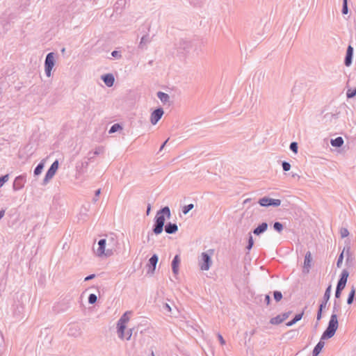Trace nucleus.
<instances>
[{"instance_id": "46", "label": "nucleus", "mask_w": 356, "mask_h": 356, "mask_svg": "<svg viewBox=\"0 0 356 356\" xmlns=\"http://www.w3.org/2000/svg\"><path fill=\"white\" fill-rule=\"evenodd\" d=\"M131 335H132V330L131 329H129L126 332L124 330V338L122 339H125L127 340H129L131 337Z\"/></svg>"}, {"instance_id": "2", "label": "nucleus", "mask_w": 356, "mask_h": 356, "mask_svg": "<svg viewBox=\"0 0 356 356\" xmlns=\"http://www.w3.org/2000/svg\"><path fill=\"white\" fill-rule=\"evenodd\" d=\"M339 326L338 316L331 314L327 327L322 334V339H329L336 333Z\"/></svg>"}, {"instance_id": "9", "label": "nucleus", "mask_w": 356, "mask_h": 356, "mask_svg": "<svg viewBox=\"0 0 356 356\" xmlns=\"http://www.w3.org/2000/svg\"><path fill=\"white\" fill-rule=\"evenodd\" d=\"M258 203L260 206L268 207H277L281 204V200L279 199H273L268 197H264L259 199Z\"/></svg>"}, {"instance_id": "59", "label": "nucleus", "mask_w": 356, "mask_h": 356, "mask_svg": "<svg viewBox=\"0 0 356 356\" xmlns=\"http://www.w3.org/2000/svg\"><path fill=\"white\" fill-rule=\"evenodd\" d=\"M65 48H63L61 51L63 53L65 51Z\"/></svg>"}, {"instance_id": "1", "label": "nucleus", "mask_w": 356, "mask_h": 356, "mask_svg": "<svg viewBox=\"0 0 356 356\" xmlns=\"http://www.w3.org/2000/svg\"><path fill=\"white\" fill-rule=\"evenodd\" d=\"M171 216L169 207L165 206L159 210L154 218L152 232L159 235L162 233L165 225V218L169 219Z\"/></svg>"}, {"instance_id": "53", "label": "nucleus", "mask_w": 356, "mask_h": 356, "mask_svg": "<svg viewBox=\"0 0 356 356\" xmlns=\"http://www.w3.org/2000/svg\"><path fill=\"white\" fill-rule=\"evenodd\" d=\"M95 277V274H91L85 277L84 281H89Z\"/></svg>"}, {"instance_id": "35", "label": "nucleus", "mask_w": 356, "mask_h": 356, "mask_svg": "<svg viewBox=\"0 0 356 356\" xmlns=\"http://www.w3.org/2000/svg\"><path fill=\"white\" fill-rule=\"evenodd\" d=\"M356 95V88H350L346 92L347 98H353Z\"/></svg>"}, {"instance_id": "3", "label": "nucleus", "mask_w": 356, "mask_h": 356, "mask_svg": "<svg viewBox=\"0 0 356 356\" xmlns=\"http://www.w3.org/2000/svg\"><path fill=\"white\" fill-rule=\"evenodd\" d=\"M213 253V250L210 249L207 252H204L201 254L199 265L202 270H208L211 265V255Z\"/></svg>"}, {"instance_id": "54", "label": "nucleus", "mask_w": 356, "mask_h": 356, "mask_svg": "<svg viewBox=\"0 0 356 356\" xmlns=\"http://www.w3.org/2000/svg\"><path fill=\"white\" fill-rule=\"evenodd\" d=\"M264 301L267 304V305H269L270 302V297L269 295H266L265 296V298H264Z\"/></svg>"}, {"instance_id": "23", "label": "nucleus", "mask_w": 356, "mask_h": 356, "mask_svg": "<svg viewBox=\"0 0 356 356\" xmlns=\"http://www.w3.org/2000/svg\"><path fill=\"white\" fill-rule=\"evenodd\" d=\"M268 227V225L267 222H262L259 224L256 228H254L252 231L253 234L259 236L260 234L264 233Z\"/></svg>"}, {"instance_id": "20", "label": "nucleus", "mask_w": 356, "mask_h": 356, "mask_svg": "<svg viewBox=\"0 0 356 356\" xmlns=\"http://www.w3.org/2000/svg\"><path fill=\"white\" fill-rule=\"evenodd\" d=\"M151 41L152 38L148 34L143 35L140 39L138 48L142 50L146 49L147 44H149Z\"/></svg>"}, {"instance_id": "10", "label": "nucleus", "mask_w": 356, "mask_h": 356, "mask_svg": "<svg viewBox=\"0 0 356 356\" xmlns=\"http://www.w3.org/2000/svg\"><path fill=\"white\" fill-rule=\"evenodd\" d=\"M58 166L59 163L58 160H56L52 163L47 172H46L45 177L43 179V183L44 184H47L54 176L58 168Z\"/></svg>"}, {"instance_id": "30", "label": "nucleus", "mask_w": 356, "mask_h": 356, "mask_svg": "<svg viewBox=\"0 0 356 356\" xmlns=\"http://www.w3.org/2000/svg\"><path fill=\"white\" fill-rule=\"evenodd\" d=\"M44 164L43 161L40 162L37 166L35 168L33 173L35 176H38L41 174L43 168H44Z\"/></svg>"}, {"instance_id": "22", "label": "nucleus", "mask_w": 356, "mask_h": 356, "mask_svg": "<svg viewBox=\"0 0 356 356\" xmlns=\"http://www.w3.org/2000/svg\"><path fill=\"white\" fill-rule=\"evenodd\" d=\"M180 261H181V259H180L179 255L176 254L174 257V258L172 261V264H171L172 270L175 275H177L179 273V266Z\"/></svg>"}, {"instance_id": "51", "label": "nucleus", "mask_w": 356, "mask_h": 356, "mask_svg": "<svg viewBox=\"0 0 356 356\" xmlns=\"http://www.w3.org/2000/svg\"><path fill=\"white\" fill-rule=\"evenodd\" d=\"M217 336H218V338L219 339V341H220V344L221 345L225 344V341L223 339L222 336L220 333H218Z\"/></svg>"}, {"instance_id": "4", "label": "nucleus", "mask_w": 356, "mask_h": 356, "mask_svg": "<svg viewBox=\"0 0 356 356\" xmlns=\"http://www.w3.org/2000/svg\"><path fill=\"white\" fill-rule=\"evenodd\" d=\"M332 285L330 284L324 293L323 297L318 307V309L316 315V320L320 321L322 318V312L324 309L326 308L327 302L329 301L331 296Z\"/></svg>"}, {"instance_id": "34", "label": "nucleus", "mask_w": 356, "mask_h": 356, "mask_svg": "<svg viewBox=\"0 0 356 356\" xmlns=\"http://www.w3.org/2000/svg\"><path fill=\"white\" fill-rule=\"evenodd\" d=\"M254 245V240H253V238H252V236L251 235L250 233H249V237H248V245L246 246V249L250 251L252 247Z\"/></svg>"}, {"instance_id": "14", "label": "nucleus", "mask_w": 356, "mask_h": 356, "mask_svg": "<svg viewBox=\"0 0 356 356\" xmlns=\"http://www.w3.org/2000/svg\"><path fill=\"white\" fill-rule=\"evenodd\" d=\"M291 314V312L289 311V312L282 313L281 314H279V315L276 316L275 317L272 318L270 320V323L273 325H278V324L282 323L286 318H288Z\"/></svg>"}, {"instance_id": "24", "label": "nucleus", "mask_w": 356, "mask_h": 356, "mask_svg": "<svg viewBox=\"0 0 356 356\" xmlns=\"http://www.w3.org/2000/svg\"><path fill=\"white\" fill-rule=\"evenodd\" d=\"M178 231V226L176 223L168 222L165 225V232L167 234H175Z\"/></svg>"}, {"instance_id": "7", "label": "nucleus", "mask_w": 356, "mask_h": 356, "mask_svg": "<svg viewBox=\"0 0 356 356\" xmlns=\"http://www.w3.org/2000/svg\"><path fill=\"white\" fill-rule=\"evenodd\" d=\"M129 312H125L118 320L117 324L118 334L120 339L124 338V331L126 329V323L129 321V318L128 316Z\"/></svg>"}, {"instance_id": "16", "label": "nucleus", "mask_w": 356, "mask_h": 356, "mask_svg": "<svg viewBox=\"0 0 356 356\" xmlns=\"http://www.w3.org/2000/svg\"><path fill=\"white\" fill-rule=\"evenodd\" d=\"M177 45L179 54H184L191 47V42L187 40H181Z\"/></svg>"}, {"instance_id": "36", "label": "nucleus", "mask_w": 356, "mask_h": 356, "mask_svg": "<svg viewBox=\"0 0 356 356\" xmlns=\"http://www.w3.org/2000/svg\"><path fill=\"white\" fill-rule=\"evenodd\" d=\"M161 310L164 313H170L171 312V307L170 306L169 304H168L166 302H163V304L161 305Z\"/></svg>"}, {"instance_id": "41", "label": "nucleus", "mask_w": 356, "mask_h": 356, "mask_svg": "<svg viewBox=\"0 0 356 356\" xmlns=\"http://www.w3.org/2000/svg\"><path fill=\"white\" fill-rule=\"evenodd\" d=\"M273 297L276 302H279L282 298V293L279 291H275L273 292Z\"/></svg>"}, {"instance_id": "40", "label": "nucleus", "mask_w": 356, "mask_h": 356, "mask_svg": "<svg viewBox=\"0 0 356 356\" xmlns=\"http://www.w3.org/2000/svg\"><path fill=\"white\" fill-rule=\"evenodd\" d=\"M97 300V296L94 294V293H91L88 296V303L90 304V305H93L95 304Z\"/></svg>"}, {"instance_id": "31", "label": "nucleus", "mask_w": 356, "mask_h": 356, "mask_svg": "<svg viewBox=\"0 0 356 356\" xmlns=\"http://www.w3.org/2000/svg\"><path fill=\"white\" fill-rule=\"evenodd\" d=\"M355 296V289L354 287H353L348 294V296L347 298V304L351 305L353 302Z\"/></svg>"}, {"instance_id": "26", "label": "nucleus", "mask_w": 356, "mask_h": 356, "mask_svg": "<svg viewBox=\"0 0 356 356\" xmlns=\"http://www.w3.org/2000/svg\"><path fill=\"white\" fill-rule=\"evenodd\" d=\"M331 145L335 147H340L343 144V139L341 136H338L334 139L331 140Z\"/></svg>"}, {"instance_id": "50", "label": "nucleus", "mask_w": 356, "mask_h": 356, "mask_svg": "<svg viewBox=\"0 0 356 356\" xmlns=\"http://www.w3.org/2000/svg\"><path fill=\"white\" fill-rule=\"evenodd\" d=\"M342 291L336 289L334 298L335 300L340 298Z\"/></svg>"}, {"instance_id": "43", "label": "nucleus", "mask_w": 356, "mask_h": 356, "mask_svg": "<svg viewBox=\"0 0 356 356\" xmlns=\"http://www.w3.org/2000/svg\"><path fill=\"white\" fill-rule=\"evenodd\" d=\"M340 234L341 238H346L349 235V231L347 228L341 227L340 229Z\"/></svg>"}, {"instance_id": "37", "label": "nucleus", "mask_w": 356, "mask_h": 356, "mask_svg": "<svg viewBox=\"0 0 356 356\" xmlns=\"http://www.w3.org/2000/svg\"><path fill=\"white\" fill-rule=\"evenodd\" d=\"M341 13L343 15H347L348 13V0H343Z\"/></svg>"}, {"instance_id": "6", "label": "nucleus", "mask_w": 356, "mask_h": 356, "mask_svg": "<svg viewBox=\"0 0 356 356\" xmlns=\"http://www.w3.org/2000/svg\"><path fill=\"white\" fill-rule=\"evenodd\" d=\"M55 54L50 52L47 54L44 60V72L47 76L50 77L51 75V70L55 65Z\"/></svg>"}, {"instance_id": "60", "label": "nucleus", "mask_w": 356, "mask_h": 356, "mask_svg": "<svg viewBox=\"0 0 356 356\" xmlns=\"http://www.w3.org/2000/svg\"><path fill=\"white\" fill-rule=\"evenodd\" d=\"M353 260L352 257L350 259H349V262H351Z\"/></svg>"}, {"instance_id": "47", "label": "nucleus", "mask_w": 356, "mask_h": 356, "mask_svg": "<svg viewBox=\"0 0 356 356\" xmlns=\"http://www.w3.org/2000/svg\"><path fill=\"white\" fill-rule=\"evenodd\" d=\"M79 330L77 328L74 329V328L71 327L69 330V334L76 337L79 334Z\"/></svg>"}, {"instance_id": "56", "label": "nucleus", "mask_w": 356, "mask_h": 356, "mask_svg": "<svg viewBox=\"0 0 356 356\" xmlns=\"http://www.w3.org/2000/svg\"><path fill=\"white\" fill-rule=\"evenodd\" d=\"M4 214H5V211L1 210L0 211V220L3 217Z\"/></svg>"}, {"instance_id": "52", "label": "nucleus", "mask_w": 356, "mask_h": 356, "mask_svg": "<svg viewBox=\"0 0 356 356\" xmlns=\"http://www.w3.org/2000/svg\"><path fill=\"white\" fill-rule=\"evenodd\" d=\"M101 150H102V148L99 147L96 148L94 152H92V154L95 156H97L100 154Z\"/></svg>"}, {"instance_id": "8", "label": "nucleus", "mask_w": 356, "mask_h": 356, "mask_svg": "<svg viewBox=\"0 0 356 356\" xmlns=\"http://www.w3.org/2000/svg\"><path fill=\"white\" fill-rule=\"evenodd\" d=\"M344 253H346V265H348L349 259L351 258V251H350V247L349 245L345 246L343 248L342 252H341V254L339 255L337 261V268H341V266L342 265L343 260L344 258Z\"/></svg>"}, {"instance_id": "44", "label": "nucleus", "mask_w": 356, "mask_h": 356, "mask_svg": "<svg viewBox=\"0 0 356 356\" xmlns=\"http://www.w3.org/2000/svg\"><path fill=\"white\" fill-rule=\"evenodd\" d=\"M282 166L283 170L285 172L289 171L291 169V164L285 161L282 162Z\"/></svg>"}, {"instance_id": "25", "label": "nucleus", "mask_w": 356, "mask_h": 356, "mask_svg": "<svg viewBox=\"0 0 356 356\" xmlns=\"http://www.w3.org/2000/svg\"><path fill=\"white\" fill-rule=\"evenodd\" d=\"M325 339H322V337L320 339V341L315 346L312 351V356H318L319 353L321 352L322 349L325 346Z\"/></svg>"}, {"instance_id": "17", "label": "nucleus", "mask_w": 356, "mask_h": 356, "mask_svg": "<svg viewBox=\"0 0 356 356\" xmlns=\"http://www.w3.org/2000/svg\"><path fill=\"white\" fill-rule=\"evenodd\" d=\"M353 51V47L351 45H348L346 49V54L344 59V64L347 67L350 66L352 64Z\"/></svg>"}, {"instance_id": "49", "label": "nucleus", "mask_w": 356, "mask_h": 356, "mask_svg": "<svg viewBox=\"0 0 356 356\" xmlns=\"http://www.w3.org/2000/svg\"><path fill=\"white\" fill-rule=\"evenodd\" d=\"M101 193V190L100 189H98L95 191V197H93V202H96L97 200H98V197L99 195Z\"/></svg>"}, {"instance_id": "57", "label": "nucleus", "mask_w": 356, "mask_h": 356, "mask_svg": "<svg viewBox=\"0 0 356 356\" xmlns=\"http://www.w3.org/2000/svg\"><path fill=\"white\" fill-rule=\"evenodd\" d=\"M150 210H151V205L149 204L147 205V215H149Z\"/></svg>"}, {"instance_id": "15", "label": "nucleus", "mask_w": 356, "mask_h": 356, "mask_svg": "<svg viewBox=\"0 0 356 356\" xmlns=\"http://www.w3.org/2000/svg\"><path fill=\"white\" fill-rule=\"evenodd\" d=\"M106 241L105 238H102L98 241V248L96 251V254L98 257L105 256L106 254Z\"/></svg>"}, {"instance_id": "38", "label": "nucleus", "mask_w": 356, "mask_h": 356, "mask_svg": "<svg viewBox=\"0 0 356 356\" xmlns=\"http://www.w3.org/2000/svg\"><path fill=\"white\" fill-rule=\"evenodd\" d=\"M194 208V204H189L188 205H185L183 208H182V212L184 214H187L191 210H192Z\"/></svg>"}, {"instance_id": "28", "label": "nucleus", "mask_w": 356, "mask_h": 356, "mask_svg": "<svg viewBox=\"0 0 356 356\" xmlns=\"http://www.w3.org/2000/svg\"><path fill=\"white\" fill-rule=\"evenodd\" d=\"M157 97L163 104L168 102L170 99V97L167 93L161 91L157 92Z\"/></svg>"}, {"instance_id": "5", "label": "nucleus", "mask_w": 356, "mask_h": 356, "mask_svg": "<svg viewBox=\"0 0 356 356\" xmlns=\"http://www.w3.org/2000/svg\"><path fill=\"white\" fill-rule=\"evenodd\" d=\"M105 239L107 245L106 257H108L113 254L114 251L118 247V241L116 236L113 234L107 236V238Z\"/></svg>"}, {"instance_id": "32", "label": "nucleus", "mask_w": 356, "mask_h": 356, "mask_svg": "<svg viewBox=\"0 0 356 356\" xmlns=\"http://www.w3.org/2000/svg\"><path fill=\"white\" fill-rule=\"evenodd\" d=\"M121 129H122V127L120 124L115 123L111 127L108 133L113 134Z\"/></svg>"}, {"instance_id": "29", "label": "nucleus", "mask_w": 356, "mask_h": 356, "mask_svg": "<svg viewBox=\"0 0 356 356\" xmlns=\"http://www.w3.org/2000/svg\"><path fill=\"white\" fill-rule=\"evenodd\" d=\"M341 311V303L339 301L334 300L332 307V314H335L337 316V314Z\"/></svg>"}, {"instance_id": "18", "label": "nucleus", "mask_w": 356, "mask_h": 356, "mask_svg": "<svg viewBox=\"0 0 356 356\" xmlns=\"http://www.w3.org/2000/svg\"><path fill=\"white\" fill-rule=\"evenodd\" d=\"M312 257L309 251L307 252L304 259V270L305 273H309V268L312 266Z\"/></svg>"}, {"instance_id": "48", "label": "nucleus", "mask_w": 356, "mask_h": 356, "mask_svg": "<svg viewBox=\"0 0 356 356\" xmlns=\"http://www.w3.org/2000/svg\"><path fill=\"white\" fill-rule=\"evenodd\" d=\"M111 56L114 58H120L122 57V54L120 51H113L111 52Z\"/></svg>"}, {"instance_id": "27", "label": "nucleus", "mask_w": 356, "mask_h": 356, "mask_svg": "<svg viewBox=\"0 0 356 356\" xmlns=\"http://www.w3.org/2000/svg\"><path fill=\"white\" fill-rule=\"evenodd\" d=\"M302 316H303V312L302 313H300V314H297L292 320L288 321L286 325L288 326V327H290V326H292L293 325H294L295 323H296L298 321H300L301 318H302Z\"/></svg>"}, {"instance_id": "33", "label": "nucleus", "mask_w": 356, "mask_h": 356, "mask_svg": "<svg viewBox=\"0 0 356 356\" xmlns=\"http://www.w3.org/2000/svg\"><path fill=\"white\" fill-rule=\"evenodd\" d=\"M273 229L278 233H281L284 229V226L280 222H275L273 224Z\"/></svg>"}, {"instance_id": "13", "label": "nucleus", "mask_w": 356, "mask_h": 356, "mask_svg": "<svg viewBox=\"0 0 356 356\" xmlns=\"http://www.w3.org/2000/svg\"><path fill=\"white\" fill-rule=\"evenodd\" d=\"M25 181L24 175H22L16 177L13 184V189L15 191L21 190L24 186Z\"/></svg>"}, {"instance_id": "11", "label": "nucleus", "mask_w": 356, "mask_h": 356, "mask_svg": "<svg viewBox=\"0 0 356 356\" xmlns=\"http://www.w3.org/2000/svg\"><path fill=\"white\" fill-rule=\"evenodd\" d=\"M349 276V272L346 269H343L340 275L339 279L337 282L336 289L338 290L343 291L346 287L348 277Z\"/></svg>"}, {"instance_id": "42", "label": "nucleus", "mask_w": 356, "mask_h": 356, "mask_svg": "<svg viewBox=\"0 0 356 356\" xmlns=\"http://www.w3.org/2000/svg\"><path fill=\"white\" fill-rule=\"evenodd\" d=\"M289 148L293 153L297 154L298 149V143L296 142L291 143Z\"/></svg>"}, {"instance_id": "58", "label": "nucleus", "mask_w": 356, "mask_h": 356, "mask_svg": "<svg viewBox=\"0 0 356 356\" xmlns=\"http://www.w3.org/2000/svg\"><path fill=\"white\" fill-rule=\"evenodd\" d=\"M151 356H155L153 350H152Z\"/></svg>"}, {"instance_id": "12", "label": "nucleus", "mask_w": 356, "mask_h": 356, "mask_svg": "<svg viewBox=\"0 0 356 356\" xmlns=\"http://www.w3.org/2000/svg\"><path fill=\"white\" fill-rule=\"evenodd\" d=\"M164 113L162 108H157L152 113L150 116V122L153 125H155L162 118Z\"/></svg>"}, {"instance_id": "21", "label": "nucleus", "mask_w": 356, "mask_h": 356, "mask_svg": "<svg viewBox=\"0 0 356 356\" xmlns=\"http://www.w3.org/2000/svg\"><path fill=\"white\" fill-rule=\"evenodd\" d=\"M102 79L105 83V85L108 87L113 86L115 82V78L112 74H106L104 75H102Z\"/></svg>"}, {"instance_id": "55", "label": "nucleus", "mask_w": 356, "mask_h": 356, "mask_svg": "<svg viewBox=\"0 0 356 356\" xmlns=\"http://www.w3.org/2000/svg\"><path fill=\"white\" fill-rule=\"evenodd\" d=\"M169 138H168L161 146L160 149H159V151H161L163 147H165V145H166V143H168Z\"/></svg>"}, {"instance_id": "19", "label": "nucleus", "mask_w": 356, "mask_h": 356, "mask_svg": "<svg viewBox=\"0 0 356 356\" xmlns=\"http://www.w3.org/2000/svg\"><path fill=\"white\" fill-rule=\"evenodd\" d=\"M159 257L156 254H154L149 259L148 262V273L151 272L152 273H154L156 268V264L158 262Z\"/></svg>"}, {"instance_id": "45", "label": "nucleus", "mask_w": 356, "mask_h": 356, "mask_svg": "<svg viewBox=\"0 0 356 356\" xmlns=\"http://www.w3.org/2000/svg\"><path fill=\"white\" fill-rule=\"evenodd\" d=\"M9 178V175H5L1 177H0V188L6 182L8 181Z\"/></svg>"}, {"instance_id": "39", "label": "nucleus", "mask_w": 356, "mask_h": 356, "mask_svg": "<svg viewBox=\"0 0 356 356\" xmlns=\"http://www.w3.org/2000/svg\"><path fill=\"white\" fill-rule=\"evenodd\" d=\"M95 156H95V155H93V154H92V152H90L88 153V156H87V160H88V161L83 162V163H82V165H85L86 166V165H88V163H89V162H91V161L95 159Z\"/></svg>"}]
</instances>
